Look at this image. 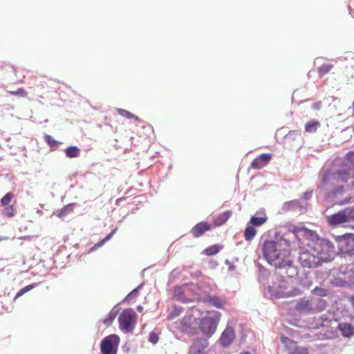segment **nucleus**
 I'll list each match as a JSON object with an SVG mask.
<instances>
[{
	"label": "nucleus",
	"instance_id": "1",
	"mask_svg": "<svg viewBox=\"0 0 354 354\" xmlns=\"http://www.w3.org/2000/svg\"><path fill=\"white\" fill-rule=\"evenodd\" d=\"M306 230L304 227L294 226L292 230L282 234L277 240H266L261 245L263 257L277 269L275 274L279 277V285L268 286V292L272 298H288L299 296L302 290L297 287H288L286 278H292L298 274V268L293 263L290 246L299 240V234Z\"/></svg>",
	"mask_w": 354,
	"mask_h": 354
},
{
	"label": "nucleus",
	"instance_id": "2",
	"mask_svg": "<svg viewBox=\"0 0 354 354\" xmlns=\"http://www.w3.org/2000/svg\"><path fill=\"white\" fill-rule=\"evenodd\" d=\"M354 178V151L336 158L329 169L323 174L321 180L323 188L328 189L339 183H346Z\"/></svg>",
	"mask_w": 354,
	"mask_h": 354
},
{
	"label": "nucleus",
	"instance_id": "3",
	"mask_svg": "<svg viewBox=\"0 0 354 354\" xmlns=\"http://www.w3.org/2000/svg\"><path fill=\"white\" fill-rule=\"evenodd\" d=\"M308 246L317 254L322 263L331 261L335 253L333 243L326 239L317 237L308 243Z\"/></svg>",
	"mask_w": 354,
	"mask_h": 354
},
{
	"label": "nucleus",
	"instance_id": "4",
	"mask_svg": "<svg viewBox=\"0 0 354 354\" xmlns=\"http://www.w3.org/2000/svg\"><path fill=\"white\" fill-rule=\"evenodd\" d=\"M320 188L323 189V185L321 184ZM327 192L324 194V201L328 207L334 206L335 205H344L349 203L350 199L342 198L344 192V186L336 184L327 189Z\"/></svg>",
	"mask_w": 354,
	"mask_h": 354
},
{
	"label": "nucleus",
	"instance_id": "5",
	"mask_svg": "<svg viewBox=\"0 0 354 354\" xmlns=\"http://www.w3.org/2000/svg\"><path fill=\"white\" fill-rule=\"evenodd\" d=\"M326 222L330 227L344 225L354 221V206L346 207L330 215H326Z\"/></svg>",
	"mask_w": 354,
	"mask_h": 354
},
{
	"label": "nucleus",
	"instance_id": "6",
	"mask_svg": "<svg viewBox=\"0 0 354 354\" xmlns=\"http://www.w3.org/2000/svg\"><path fill=\"white\" fill-rule=\"evenodd\" d=\"M221 315L219 312L214 311L212 315L201 318L199 323V329L205 338H210L216 333Z\"/></svg>",
	"mask_w": 354,
	"mask_h": 354
},
{
	"label": "nucleus",
	"instance_id": "7",
	"mask_svg": "<svg viewBox=\"0 0 354 354\" xmlns=\"http://www.w3.org/2000/svg\"><path fill=\"white\" fill-rule=\"evenodd\" d=\"M137 315L132 308L124 309L119 315V328L125 333H131L136 326Z\"/></svg>",
	"mask_w": 354,
	"mask_h": 354
},
{
	"label": "nucleus",
	"instance_id": "8",
	"mask_svg": "<svg viewBox=\"0 0 354 354\" xmlns=\"http://www.w3.org/2000/svg\"><path fill=\"white\" fill-rule=\"evenodd\" d=\"M337 248L343 255L354 256V234L346 233L336 238Z\"/></svg>",
	"mask_w": 354,
	"mask_h": 354
},
{
	"label": "nucleus",
	"instance_id": "9",
	"mask_svg": "<svg viewBox=\"0 0 354 354\" xmlns=\"http://www.w3.org/2000/svg\"><path fill=\"white\" fill-rule=\"evenodd\" d=\"M336 284L340 286H354V264L342 266L339 277L335 279Z\"/></svg>",
	"mask_w": 354,
	"mask_h": 354
},
{
	"label": "nucleus",
	"instance_id": "10",
	"mask_svg": "<svg viewBox=\"0 0 354 354\" xmlns=\"http://www.w3.org/2000/svg\"><path fill=\"white\" fill-rule=\"evenodd\" d=\"M299 261L303 268L310 269L317 268L322 264V261L317 257V254L310 248L300 252Z\"/></svg>",
	"mask_w": 354,
	"mask_h": 354
},
{
	"label": "nucleus",
	"instance_id": "11",
	"mask_svg": "<svg viewBox=\"0 0 354 354\" xmlns=\"http://www.w3.org/2000/svg\"><path fill=\"white\" fill-rule=\"evenodd\" d=\"M119 343L120 337L115 334L104 337L100 344L102 354H117Z\"/></svg>",
	"mask_w": 354,
	"mask_h": 354
},
{
	"label": "nucleus",
	"instance_id": "12",
	"mask_svg": "<svg viewBox=\"0 0 354 354\" xmlns=\"http://www.w3.org/2000/svg\"><path fill=\"white\" fill-rule=\"evenodd\" d=\"M307 205L308 203L302 200L296 199L286 201L283 203L280 212L283 214L290 211L295 212L299 210L301 213H304L307 212Z\"/></svg>",
	"mask_w": 354,
	"mask_h": 354
},
{
	"label": "nucleus",
	"instance_id": "13",
	"mask_svg": "<svg viewBox=\"0 0 354 354\" xmlns=\"http://www.w3.org/2000/svg\"><path fill=\"white\" fill-rule=\"evenodd\" d=\"M281 341L286 346L288 354H308L306 347L298 346L296 342L288 337L281 336Z\"/></svg>",
	"mask_w": 354,
	"mask_h": 354
},
{
	"label": "nucleus",
	"instance_id": "14",
	"mask_svg": "<svg viewBox=\"0 0 354 354\" xmlns=\"http://www.w3.org/2000/svg\"><path fill=\"white\" fill-rule=\"evenodd\" d=\"M209 345L208 339L205 337H196L193 339L189 346V354H202Z\"/></svg>",
	"mask_w": 354,
	"mask_h": 354
},
{
	"label": "nucleus",
	"instance_id": "15",
	"mask_svg": "<svg viewBox=\"0 0 354 354\" xmlns=\"http://www.w3.org/2000/svg\"><path fill=\"white\" fill-rule=\"evenodd\" d=\"M310 297H303L298 299L295 304V310L299 314H312Z\"/></svg>",
	"mask_w": 354,
	"mask_h": 354
},
{
	"label": "nucleus",
	"instance_id": "16",
	"mask_svg": "<svg viewBox=\"0 0 354 354\" xmlns=\"http://www.w3.org/2000/svg\"><path fill=\"white\" fill-rule=\"evenodd\" d=\"M235 337L234 330L232 327H226L219 338L221 345L226 348L233 342Z\"/></svg>",
	"mask_w": 354,
	"mask_h": 354
},
{
	"label": "nucleus",
	"instance_id": "17",
	"mask_svg": "<svg viewBox=\"0 0 354 354\" xmlns=\"http://www.w3.org/2000/svg\"><path fill=\"white\" fill-rule=\"evenodd\" d=\"M311 312L313 313L323 311L326 307V301L319 297H310Z\"/></svg>",
	"mask_w": 354,
	"mask_h": 354
},
{
	"label": "nucleus",
	"instance_id": "18",
	"mask_svg": "<svg viewBox=\"0 0 354 354\" xmlns=\"http://www.w3.org/2000/svg\"><path fill=\"white\" fill-rule=\"evenodd\" d=\"M210 228L211 225L208 223L200 222L192 227L191 233L194 237L198 238L201 236L205 232L209 230Z\"/></svg>",
	"mask_w": 354,
	"mask_h": 354
},
{
	"label": "nucleus",
	"instance_id": "19",
	"mask_svg": "<svg viewBox=\"0 0 354 354\" xmlns=\"http://www.w3.org/2000/svg\"><path fill=\"white\" fill-rule=\"evenodd\" d=\"M206 301L209 305L217 308H222L225 304V301L216 295H207Z\"/></svg>",
	"mask_w": 354,
	"mask_h": 354
},
{
	"label": "nucleus",
	"instance_id": "20",
	"mask_svg": "<svg viewBox=\"0 0 354 354\" xmlns=\"http://www.w3.org/2000/svg\"><path fill=\"white\" fill-rule=\"evenodd\" d=\"M338 328L344 337H350L354 334V328L350 324H339Z\"/></svg>",
	"mask_w": 354,
	"mask_h": 354
},
{
	"label": "nucleus",
	"instance_id": "21",
	"mask_svg": "<svg viewBox=\"0 0 354 354\" xmlns=\"http://www.w3.org/2000/svg\"><path fill=\"white\" fill-rule=\"evenodd\" d=\"M232 214V212L231 210H227L218 214L214 220L216 225L220 226L225 223Z\"/></svg>",
	"mask_w": 354,
	"mask_h": 354
},
{
	"label": "nucleus",
	"instance_id": "22",
	"mask_svg": "<svg viewBox=\"0 0 354 354\" xmlns=\"http://www.w3.org/2000/svg\"><path fill=\"white\" fill-rule=\"evenodd\" d=\"M118 305L115 306L109 312L108 317L103 320L104 324L110 325L113 323L115 318L119 313L120 308H118Z\"/></svg>",
	"mask_w": 354,
	"mask_h": 354
},
{
	"label": "nucleus",
	"instance_id": "23",
	"mask_svg": "<svg viewBox=\"0 0 354 354\" xmlns=\"http://www.w3.org/2000/svg\"><path fill=\"white\" fill-rule=\"evenodd\" d=\"M320 123L316 120H311L305 124V131L309 133H314L317 131Z\"/></svg>",
	"mask_w": 354,
	"mask_h": 354
},
{
	"label": "nucleus",
	"instance_id": "24",
	"mask_svg": "<svg viewBox=\"0 0 354 354\" xmlns=\"http://www.w3.org/2000/svg\"><path fill=\"white\" fill-rule=\"evenodd\" d=\"M254 263H255V266L258 268L259 280L260 281L266 280L269 275L268 270L259 262L254 261Z\"/></svg>",
	"mask_w": 354,
	"mask_h": 354
},
{
	"label": "nucleus",
	"instance_id": "25",
	"mask_svg": "<svg viewBox=\"0 0 354 354\" xmlns=\"http://www.w3.org/2000/svg\"><path fill=\"white\" fill-rule=\"evenodd\" d=\"M78 205L76 203H71L65 206H64L58 212L57 216L62 218L70 212H72L74 207H77Z\"/></svg>",
	"mask_w": 354,
	"mask_h": 354
},
{
	"label": "nucleus",
	"instance_id": "26",
	"mask_svg": "<svg viewBox=\"0 0 354 354\" xmlns=\"http://www.w3.org/2000/svg\"><path fill=\"white\" fill-rule=\"evenodd\" d=\"M223 248V245L214 244V245H210L208 248H207L204 250V252L205 254H207L208 256H212V255H214V254L218 253Z\"/></svg>",
	"mask_w": 354,
	"mask_h": 354
},
{
	"label": "nucleus",
	"instance_id": "27",
	"mask_svg": "<svg viewBox=\"0 0 354 354\" xmlns=\"http://www.w3.org/2000/svg\"><path fill=\"white\" fill-rule=\"evenodd\" d=\"M65 153L68 158H77L80 156V149L76 146H70L66 149Z\"/></svg>",
	"mask_w": 354,
	"mask_h": 354
},
{
	"label": "nucleus",
	"instance_id": "28",
	"mask_svg": "<svg viewBox=\"0 0 354 354\" xmlns=\"http://www.w3.org/2000/svg\"><path fill=\"white\" fill-rule=\"evenodd\" d=\"M142 287V284L138 286V287H136V288H134L132 291H131L126 297L125 298L123 299L122 302L123 303H129L130 302L131 300L134 299L135 298H136L138 295V292H139V290Z\"/></svg>",
	"mask_w": 354,
	"mask_h": 354
},
{
	"label": "nucleus",
	"instance_id": "29",
	"mask_svg": "<svg viewBox=\"0 0 354 354\" xmlns=\"http://www.w3.org/2000/svg\"><path fill=\"white\" fill-rule=\"evenodd\" d=\"M266 216L263 217H258L256 216H252L250 218V223L252 224L253 227H259L263 225L267 221Z\"/></svg>",
	"mask_w": 354,
	"mask_h": 354
},
{
	"label": "nucleus",
	"instance_id": "30",
	"mask_svg": "<svg viewBox=\"0 0 354 354\" xmlns=\"http://www.w3.org/2000/svg\"><path fill=\"white\" fill-rule=\"evenodd\" d=\"M257 234V230L252 225L247 226L244 232V237L246 241H251Z\"/></svg>",
	"mask_w": 354,
	"mask_h": 354
},
{
	"label": "nucleus",
	"instance_id": "31",
	"mask_svg": "<svg viewBox=\"0 0 354 354\" xmlns=\"http://www.w3.org/2000/svg\"><path fill=\"white\" fill-rule=\"evenodd\" d=\"M311 293L315 296L323 297L329 295V290L326 288L316 286L311 290Z\"/></svg>",
	"mask_w": 354,
	"mask_h": 354
},
{
	"label": "nucleus",
	"instance_id": "32",
	"mask_svg": "<svg viewBox=\"0 0 354 354\" xmlns=\"http://www.w3.org/2000/svg\"><path fill=\"white\" fill-rule=\"evenodd\" d=\"M118 113L122 117H124L126 118H128V119H133L136 121H140V119L136 115L131 113V112H129V111H127L125 109H118Z\"/></svg>",
	"mask_w": 354,
	"mask_h": 354
},
{
	"label": "nucleus",
	"instance_id": "33",
	"mask_svg": "<svg viewBox=\"0 0 354 354\" xmlns=\"http://www.w3.org/2000/svg\"><path fill=\"white\" fill-rule=\"evenodd\" d=\"M16 214V209L14 205H7L2 212V214L6 217H13Z\"/></svg>",
	"mask_w": 354,
	"mask_h": 354
},
{
	"label": "nucleus",
	"instance_id": "34",
	"mask_svg": "<svg viewBox=\"0 0 354 354\" xmlns=\"http://www.w3.org/2000/svg\"><path fill=\"white\" fill-rule=\"evenodd\" d=\"M301 131L298 130L290 131L285 136L286 140H296L301 137Z\"/></svg>",
	"mask_w": 354,
	"mask_h": 354
},
{
	"label": "nucleus",
	"instance_id": "35",
	"mask_svg": "<svg viewBox=\"0 0 354 354\" xmlns=\"http://www.w3.org/2000/svg\"><path fill=\"white\" fill-rule=\"evenodd\" d=\"M333 68V64H323L318 68V73L319 76H324L326 75Z\"/></svg>",
	"mask_w": 354,
	"mask_h": 354
},
{
	"label": "nucleus",
	"instance_id": "36",
	"mask_svg": "<svg viewBox=\"0 0 354 354\" xmlns=\"http://www.w3.org/2000/svg\"><path fill=\"white\" fill-rule=\"evenodd\" d=\"M14 194L12 192H8L6 195L2 197L0 200V203L3 206H7L11 202L14 198Z\"/></svg>",
	"mask_w": 354,
	"mask_h": 354
},
{
	"label": "nucleus",
	"instance_id": "37",
	"mask_svg": "<svg viewBox=\"0 0 354 354\" xmlns=\"http://www.w3.org/2000/svg\"><path fill=\"white\" fill-rule=\"evenodd\" d=\"M44 140L47 144L53 147H57L59 145L62 144L61 142L55 140L51 136L46 134Z\"/></svg>",
	"mask_w": 354,
	"mask_h": 354
},
{
	"label": "nucleus",
	"instance_id": "38",
	"mask_svg": "<svg viewBox=\"0 0 354 354\" xmlns=\"http://www.w3.org/2000/svg\"><path fill=\"white\" fill-rule=\"evenodd\" d=\"M35 283H32V284H30V285H28L26 286H25L24 288H21L17 294H16V296H15V298H17V297H21V295H23L24 294H25L26 292L30 291V290H32L33 288L35 287Z\"/></svg>",
	"mask_w": 354,
	"mask_h": 354
},
{
	"label": "nucleus",
	"instance_id": "39",
	"mask_svg": "<svg viewBox=\"0 0 354 354\" xmlns=\"http://www.w3.org/2000/svg\"><path fill=\"white\" fill-rule=\"evenodd\" d=\"M257 158L266 166L270 161L272 155L270 153H262Z\"/></svg>",
	"mask_w": 354,
	"mask_h": 354
},
{
	"label": "nucleus",
	"instance_id": "40",
	"mask_svg": "<svg viewBox=\"0 0 354 354\" xmlns=\"http://www.w3.org/2000/svg\"><path fill=\"white\" fill-rule=\"evenodd\" d=\"M264 164L261 162L259 158L257 157L254 158L250 164V167L254 169H260L264 167Z\"/></svg>",
	"mask_w": 354,
	"mask_h": 354
},
{
	"label": "nucleus",
	"instance_id": "41",
	"mask_svg": "<svg viewBox=\"0 0 354 354\" xmlns=\"http://www.w3.org/2000/svg\"><path fill=\"white\" fill-rule=\"evenodd\" d=\"M175 297L178 300H183L184 293L181 287H176L174 289Z\"/></svg>",
	"mask_w": 354,
	"mask_h": 354
},
{
	"label": "nucleus",
	"instance_id": "42",
	"mask_svg": "<svg viewBox=\"0 0 354 354\" xmlns=\"http://www.w3.org/2000/svg\"><path fill=\"white\" fill-rule=\"evenodd\" d=\"M159 339V337L157 333L151 332L149 335V342L153 344H156Z\"/></svg>",
	"mask_w": 354,
	"mask_h": 354
},
{
	"label": "nucleus",
	"instance_id": "43",
	"mask_svg": "<svg viewBox=\"0 0 354 354\" xmlns=\"http://www.w3.org/2000/svg\"><path fill=\"white\" fill-rule=\"evenodd\" d=\"M12 94L19 95L21 97H25L27 94V92L22 88H18L16 91H12Z\"/></svg>",
	"mask_w": 354,
	"mask_h": 354
},
{
	"label": "nucleus",
	"instance_id": "44",
	"mask_svg": "<svg viewBox=\"0 0 354 354\" xmlns=\"http://www.w3.org/2000/svg\"><path fill=\"white\" fill-rule=\"evenodd\" d=\"M183 330L185 331L189 335H193L196 333V328H191L188 326H183Z\"/></svg>",
	"mask_w": 354,
	"mask_h": 354
},
{
	"label": "nucleus",
	"instance_id": "45",
	"mask_svg": "<svg viewBox=\"0 0 354 354\" xmlns=\"http://www.w3.org/2000/svg\"><path fill=\"white\" fill-rule=\"evenodd\" d=\"M301 283L303 286L308 288L311 286L313 282L311 280H309L308 278H306L305 279L301 281Z\"/></svg>",
	"mask_w": 354,
	"mask_h": 354
},
{
	"label": "nucleus",
	"instance_id": "46",
	"mask_svg": "<svg viewBox=\"0 0 354 354\" xmlns=\"http://www.w3.org/2000/svg\"><path fill=\"white\" fill-rule=\"evenodd\" d=\"M118 231V227H115L109 234H107L104 238V240L105 242L109 241L111 237L113 236V234Z\"/></svg>",
	"mask_w": 354,
	"mask_h": 354
},
{
	"label": "nucleus",
	"instance_id": "47",
	"mask_svg": "<svg viewBox=\"0 0 354 354\" xmlns=\"http://www.w3.org/2000/svg\"><path fill=\"white\" fill-rule=\"evenodd\" d=\"M313 196V190L307 191L304 194L303 198L305 201H308Z\"/></svg>",
	"mask_w": 354,
	"mask_h": 354
},
{
	"label": "nucleus",
	"instance_id": "48",
	"mask_svg": "<svg viewBox=\"0 0 354 354\" xmlns=\"http://www.w3.org/2000/svg\"><path fill=\"white\" fill-rule=\"evenodd\" d=\"M105 241L104 240V239L102 240H101L100 241H99L98 243H95V245L91 249V251H93L96 248H98V247H100L102 246V245H104L105 243Z\"/></svg>",
	"mask_w": 354,
	"mask_h": 354
},
{
	"label": "nucleus",
	"instance_id": "49",
	"mask_svg": "<svg viewBox=\"0 0 354 354\" xmlns=\"http://www.w3.org/2000/svg\"><path fill=\"white\" fill-rule=\"evenodd\" d=\"M330 320L326 318L324 319H322V322L321 323V326H328L330 324Z\"/></svg>",
	"mask_w": 354,
	"mask_h": 354
},
{
	"label": "nucleus",
	"instance_id": "50",
	"mask_svg": "<svg viewBox=\"0 0 354 354\" xmlns=\"http://www.w3.org/2000/svg\"><path fill=\"white\" fill-rule=\"evenodd\" d=\"M225 263L229 266V270L232 271L234 270L235 267L232 265L230 260L226 259L225 261Z\"/></svg>",
	"mask_w": 354,
	"mask_h": 354
},
{
	"label": "nucleus",
	"instance_id": "51",
	"mask_svg": "<svg viewBox=\"0 0 354 354\" xmlns=\"http://www.w3.org/2000/svg\"><path fill=\"white\" fill-rule=\"evenodd\" d=\"M320 103H317V104H314L313 106V108L314 109H317L319 110L320 109Z\"/></svg>",
	"mask_w": 354,
	"mask_h": 354
},
{
	"label": "nucleus",
	"instance_id": "52",
	"mask_svg": "<svg viewBox=\"0 0 354 354\" xmlns=\"http://www.w3.org/2000/svg\"><path fill=\"white\" fill-rule=\"evenodd\" d=\"M142 310H143L142 306H137V310H138V312H142Z\"/></svg>",
	"mask_w": 354,
	"mask_h": 354
},
{
	"label": "nucleus",
	"instance_id": "53",
	"mask_svg": "<svg viewBox=\"0 0 354 354\" xmlns=\"http://www.w3.org/2000/svg\"><path fill=\"white\" fill-rule=\"evenodd\" d=\"M122 200H123V198H118V199L116 200V203H117V204H118V203H120V201H122Z\"/></svg>",
	"mask_w": 354,
	"mask_h": 354
},
{
	"label": "nucleus",
	"instance_id": "54",
	"mask_svg": "<svg viewBox=\"0 0 354 354\" xmlns=\"http://www.w3.org/2000/svg\"><path fill=\"white\" fill-rule=\"evenodd\" d=\"M240 354H251V353L248 351H243Z\"/></svg>",
	"mask_w": 354,
	"mask_h": 354
},
{
	"label": "nucleus",
	"instance_id": "55",
	"mask_svg": "<svg viewBox=\"0 0 354 354\" xmlns=\"http://www.w3.org/2000/svg\"><path fill=\"white\" fill-rule=\"evenodd\" d=\"M352 109H353V115H354V100H353V102Z\"/></svg>",
	"mask_w": 354,
	"mask_h": 354
},
{
	"label": "nucleus",
	"instance_id": "56",
	"mask_svg": "<svg viewBox=\"0 0 354 354\" xmlns=\"http://www.w3.org/2000/svg\"><path fill=\"white\" fill-rule=\"evenodd\" d=\"M278 234H279V233H277H277H275V236H276V238H277Z\"/></svg>",
	"mask_w": 354,
	"mask_h": 354
},
{
	"label": "nucleus",
	"instance_id": "57",
	"mask_svg": "<svg viewBox=\"0 0 354 354\" xmlns=\"http://www.w3.org/2000/svg\"><path fill=\"white\" fill-rule=\"evenodd\" d=\"M202 354H208V353H202Z\"/></svg>",
	"mask_w": 354,
	"mask_h": 354
}]
</instances>
